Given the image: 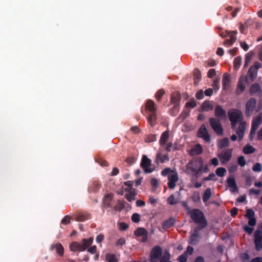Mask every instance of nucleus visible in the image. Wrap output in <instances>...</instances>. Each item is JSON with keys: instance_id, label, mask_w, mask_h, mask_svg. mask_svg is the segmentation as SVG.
Returning <instances> with one entry per match:
<instances>
[{"instance_id": "f257e3e1", "label": "nucleus", "mask_w": 262, "mask_h": 262, "mask_svg": "<svg viewBox=\"0 0 262 262\" xmlns=\"http://www.w3.org/2000/svg\"><path fill=\"white\" fill-rule=\"evenodd\" d=\"M262 108V103H257L254 98H250L245 104V113L248 117L251 116L255 111L259 112Z\"/></svg>"}, {"instance_id": "f03ea898", "label": "nucleus", "mask_w": 262, "mask_h": 262, "mask_svg": "<svg viewBox=\"0 0 262 262\" xmlns=\"http://www.w3.org/2000/svg\"><path fill=\"white\" fill-rule=\"evenodd\" d=\"M191 219L200 228H204L207 225V222L203 213L199 209H193L189 212Z\"/></svg>"}, {"instance_id": "7ed1b4c3", "label": "nucleus", "mask_w": 262, "mask_h": 262, "mask_svg": "<svg viewBox=\"0 0 262 262\" xmlns=\"http://www.w3.org/2000/svg\"><path fill=\"white\" fill-rule=\"evenodd\" d=\"M93 238L83 239L82 243L76 242H72L70 245V249L72 251H83L90 246L93 243Z\"/></svg>"}, {"instance_id": "20e7f679", "label": "nucleus", "mask_w": 262, "mask_h": 262, "mask_svg": "<svg viewBox=\"0 0 262 262\" xmlns=\"http://www.w3.org/2000/svg\"><path fill=\"white\" fill-rule=\"evenodd\" d=\"M228 115L231 121V126L233 128L236 127L237 123L244 121L243 113L240 110L231 109L228 111Z\"/></svg>"}, {"instance_id": "39448f33", "label": "nucleus", "mask_w": 262, "mask_h": 262, "mask_svg": "<svg viewBox=\"0 0 262 262\" xmlns=\"http://www.w3.org/2000/svg\"><path fill=\"white\" fill-rule=\"evenodd\" d=\"M203 165L202 159L190 161L187 165L186 171L191 174H198L202 171Z\"/></svg>"}, {"instance_id": "423d86ee", "label": "nucleus", "mask_w": 262, "mask_h": 262, "mask_svg": "<svg viewBox=\"0 0 262 262\" xmlns=\"http://www.w3.org/2000/svg\"><path fill=\"white\" fill-rule=\"evenodd\" d=\"M180 100V93L179 91H176L171 94V103L174 105L170 110V114L173 116H176L179 112V103Z\"/></svg>"}, {"instance_id": "0eeeda50", "label": "nucleus", "mask_w": 262, "mask_h": 262, "mask_svg": "<svg viewBox=\"0 0 262 262\" xmlns=\"http://www.w3.org/2000/svg\"><path fill=\"white\" fill-rule=\"evenodd\" d=\"M162 250L160 246H156L151 250L150 253V262H158L162 256Z\"/></svg>"}, {"instance_id": "6e6552de", "label": "nucleus", "mask_w": 262, "mask_h": 262, "mask_svg": "<svg viewBox=\"0 0 262 262\" xmlns=\"http://www.w3.org/2000/svg\"><path fill=\"white\" fill-rule=\"evenodd\" d=\"M151 165V160L146 155H143L140 163V166L144 169L145 173H151L154 170V168L150 167Z\"/></svg>"}, {"instance_id": "1a4fd4ad", "label": "nucleus", "mask_w": 262, "mask_h": 262, "mask_svg": "<svg viewBox=\"0 0 262 262\" xmlns=\"http://www.w3.org/2000/svg\"><path fill=\"white\" fill-rule=\"evenodd\" d=\"M262 123V113H260L253 117L252 121V127L250 132V136L255 135V132L259 125Z\"/></svg>"}, {"instance_id": "9d476101", "label": "nucleus", "mask_w": 262, "mask_h": 262, "mask_svg": "<svg viewBox=\"0 0 262 262\" xmlns=\"http://www.w3.org/2000/svg\"><path fill=\"white\" fill-rule=\"evenodd\" d=\"M220 120H221L214 118H211L209 119L211 127L218 135H222L223 132V129L220 123Z\"/></svg>"}, {"instance_id": "9b49d317", "label": "nucleus", "mask_w": 262, "mask_h": 262, "mask_svg": "<svg viewBox=\"0 0 262 262\" xmlns=\"http://www.w3.org/2000/svg\"><path fill=\"white\" fill-rule=\"evenodd\" d=\"M254 236L255 249L257 251H259L262 249V230L259 228L257 229L254 233Z\"/></svg>"}, {"instance_id": "f8f14e48", "label": "nucleus", "mask_w": 262, "mask_h": 262, "mask_svg": "<svg viewBox=\"0 0 262 262\" xmlns=\"http://www.w3.org/2000/svg\"><path fill=\"white\" fill-rule=\"evenodd\" d=\"M217 156L221 162L222 164H225L231 158L232 149H228L224 150L219 153Z\"/></svg>"}, {"instance_id": "ddd939ff", "label": "nucleus", "mask_w": 262, "mask_h": 262, "mask_svg": "<svg viewBox=\"0 0 262 262\" xmlns=\"http://www.w3.org/2000/svg\"><path fill=\"white\" fill-rule=\"evenodd\" d=\"M134 234L138 237H142L140 239L141 242L145 243L147 241L148 233L145 228L138 227L134 231Z\"/></svg>"}, {"instance_id": "4468645a", "label": "nucleus", "mask_w": 262, "mask_h": 262, "mask_svg": "<svg viewBox=\"0 0 262 262\" xmlns=\"http://www.w3.org/2000/svg\"><path fill=\"white\" fill-rule=\"evenodd\" d=\"M198 136L199 137L203 139L206 142L209 143L210 142V136L204 124H203L199 129Z\"/></svg>"}, {"instance_id": "2eb2a0df", "label": "nucleus", "mask_w": 262, "mask_h": 262, "mask_svg": "<svg viewBox=\"0 0 262 262\" xmlns=\"http://www.w3.org/2000/svg\"><path fill=\"white\" fill-rule=\"evenodd\" d=\"M246 82L247 78L245 76H242L239 78L236 89V94L237 95H240L245 91Z\"/></svg>"}, {"instance_id": "dca6fc26", "label": "nucleus", "mask_w": 262, "mask_h": 262, "mask_svg": "<svg viewBox=\"0 0 262 262\" xmlns=\"http://www.w3.org/2000/svg\"><path fill=\"white\" fill-rule=\"evenodd\" d=\"M168 187L169 189H173L176 187V183L179 180L178 173L175 172L168 176Z\"/></svg>"}, {"instance_id": "f3484780", "label": "nucleus", "mask_w": 262, "mask_h": 262, "mask_svg": "<svg viewBox=\"0 0 262 262\" xmlns=\"http://www.w3.org/2000/svg\"><path fill=\"white\" fill-rule=\"evenodd\" d=\"M215 115L219 120L226 119L227 117L226 111L220 105L216 106Z\"/></svg>"}, {"instance_id": "a211bd4d", "label": "nucleus", "mask_w": 262, "mask_h": 262, "mask_svg": "<svg viewBox=\"0 0 262 262\" xmlns=\"http://www.w3.org/2000/svg\"><path fill=\"white\" fill-rule=\"evenodd\" d=\"M246 129V123L245 121H242L239 123V126L236 130V134L238 136L239 141L242 140L244 137V133Z\"/></svg>"}, {"instance_id": "6ab92c4d", "label": "nucleus", "mask_w": 262, "mask_h": 262, "mask_svg": "<svg viewBox=\"0 0 262 262\" xmlns=\"http://www.w3.org/2000/svg\"><path fill=\"white\" fill-rule=\"evenodd\" d=\"M227 33H228V35L230 36V39L226 40L224 42V45L227 46H230L236 39L235 36L237 34V31H228Z\"/></svg>"}, {"instance_id": "aec40b11", "label": "nucleus", "mask_w": 262, "mask_h": 262, "mask_svg": "<svg viewBox=\"0 0 262 262\" xmlns=\"http://www.w3.org/2000/svg\"><path fill=\"white\" fill-rule=\"evenodd\" d=\"M203 151L202 146L200 144H197L191 147L189 150V154L192 156H195L202 154Z\"/></svg>"}, {"instance_id": "412c9836", "label": "nucleus", "mask_w": 262, "mask_h": 262, "mask_svg": "<svg viewBox=\"0 0 262 262\" xmlns=\"http://www.w3.org/2000/svg\"><path fill=\"white\" fill-rule=\"evenodd\" d=\"M202 228L196 227L190 236V242L192 244H195L199 239V231Z\"/></svg>"}, {"instance_id": "4be33fe9", "label": "nucleus", "mask_w": 262, "mask_h": 262, "mask_svg": "<svg viewBox=\"0 0 262 262\" xmlns=\"http://www.w3.org/2000/svg\"><path fill=\"white\" fill-rule=\"evenodd\" d=\"M101 184L98 181H94L92 184L88 188V191L90 193H97L100 188Z\"/></svg>"}, {"instance_id": "5701e85b", "label": "nucleus", "mask_w": 262, "mask_h": 262, "mask_svg": "<svg viewBox=\"0 0 262 262\" xmlns=\"http://www.w3.org/2000/svg\"><path fill=\"white\" fill-rule=\"evenodd\" d=\"M145 108L146 110L149 111L152 113H156L157 106L154 101L151 100H148L147 101L145 104Z\"/></svg>"}, {"instance_id": "b1692460", "label": "nucleus", "mask_w": 262, "mask_h": 262, "mask_svg": "<svg viewBox=\"0 0 262 262\" xmlns=\"http://www.w3.org/2000/svg\"><path fill=\"white\" fill-rule=\"evenodd\" d=\"M91 219V214L88 213H80L78 214L75 220L78 222H84Z\"/></svg>"}, {"instance_id": "393cba45", "label": "nucleus", "mask_w": 262, "mask_h": 262, "mask_svg": "<svg viewBox=\"0 0 262 262\" xmlns=\"http://www.w3.org/2000/svg\"><path fill=\"white\" fill-rule=\"evenodd\" d=\"M231 83L230 77V76L225 73L223 75V88L224 90L228 89L230 86Z\"/></svg>"}, {"instance_id": "a878e982", "label": "nucleus", "mask_w": 262, "mask_h": 262, "mask_svg": "<svg viewBox=\"0 0 262 262\" xmlns=\"http://www.w3.org/2000/svg\"><path fill=\"white\" fill-rule=\"evenodd\" d=\"M169 158L167 155H162L161 152H158L156 156V163H163L166 161H168Z\"/></svg>"}, {"instance_id": "bb28decb", "label": "nucleus", "mask_w": 262, "mask_h": 262, "mask_svg": "<svg viewBox=\"0 0 262 262\" xmlns=\"http://www.w3.org/2000/svg\"><path fill=\"white\" fill-rule=\"evenodd\" d=\"M176 220L173 218H170L165 221L162 224V228L164 229H167L172 227L175 223Z\"/></svg>"}, {"instance_id": "cd10ccee", "label": "nucleus", "mask_w": 262, "mask_h": 262, "mask_svg": "<svg viewBox=\"0 0 262 262\" xmlns=\"http://www.w3.org/2000/svg\"><path fill=\"white\" fill-rule=\"evenodd\" d=\"M169 139V133L168 131L163 132L161 136L160 144L161 145H164Z\"/></svg>"}, {"instance_id": "c85d7f7f", "label": "nucleus", "mask_w": 262, "mask_h": 262, "mask_svg": "<svg viewBox=\"0 0 262 262\" xmlns=\"http://www.w3.org/2000/svg\"><path fill=\"white\" fill-rule=\"evenodd\" d=\"M52 248H55L56 250V252L60 255V256H63V252H64V249L63 246L60 243H57L55 245H53L52 246Z\"/></svg>"}, {"instance_id": "c756f323", "label": "nucleus", "mask_w": 262, "mask_h": 262, "mask_svg": "<svg viewBox=\"0 0 262 262\" xmlns=\"http://www.w3.org/2000/svg\"><path fill=\"white\" fill-rule=\"evenodd\" d=\"M137 193L135 192V190L134 189L133 191H130L128 193L125 194V199L129 202L135 200V196Z\"/></svg>"}, {"instance_id": "7c9ffc66", "label": "nucleus", "mask_w": 262, "mask_h": 262, "mask_svg": "<svg viewBox=\"0 0 262 262\" xmlns=\"http://www.w3.org/2000/svg\"><path fill=\"white\" fill-rule=\"evenodd\" d=\"M217 146L220 149L228 147L229 146V139L227 138H225L219 141Z\"/></svg>"}, {"instance_id": "2f4dec72", "label": "nucleus", "mask_w": 262, "mask_h": 262, "mask_svg": "<svg viewBox=\"0 0 262 262\" xmlns=\"http://www.w3.org/2000/svg\"><path fill=\"white\" fill-rule=\"evenodd\" d=\"M157 120V114L156 113H151L148 118V121L151 126H154L156 124V122Z\"/></svg>"}, {"instance_id": "473e14b6", "label": "nucleus", "mask_w": 262, "mask_h": 262, "mask_svg": "<svg viewBox=\"0 0 262 262\" xmlns=\"http://www.w3.org/2000/svg\"><path fill=\"white\" fill-rule=\"evenodd\" d=\"M227 183L229 186L233 189V191L237 190L236 184L234 180V178L232 177L229 178L227 179Z\"/></svg>"}, {"instance_id": "72a5a7b5", "label": "nucleus", "mask_w": 262, "mask_h": 262, "mask_svg": "<svg viewBox=\"0 0 262 262\" xmlns=\"http://www.w3.org/2000/svg\"><path fill=\"white\" fill-rule=\"evenodd\" d=\"M202 108L204 111H209L213 108V106L209 101H205L202 104Z\"/></svg>"}, {"instance_id": "f704fd0d", "label": "nucleus", "mask_w": 262, "mask_h": 262, "mask_svg": "<svg viewBox=\"0 0 262 262\" xmlns=\"http://www.w3.org/2000/svg\"><path fill=\"white\" fill-rule=\"evenodd\" d=\"M243 151L245 154H249L253 153L255 149L252 146L248 144L243 148Z\"/></svg>"}, {"instance_id": "c9c22d12", "label": "nucleus", "mask_w": 262, "mask_h": 262, "mask_svg": "<svg viewBox=\"0 0 262 262\" xmlns=\"http://www.w3.org/2000/svg\"><path fill=\"white\" fill-rule=\"evenodd\" d=\"M106 260L108 262H117L118 259L114 254L107 253L105 255Z\"/></svg>"}, {"instance_id": "e433bc0d", "label": "nucleus", "mask_w": 262, "mask_h": 262, "mask_svg": "<svg viewBox=\"0 0 262 262\" xmlns=\"http://www.w3.org/2000/svg\"><path fill=\"white\" fill-rule=\"evenodd\" d=\"M211 192L210 188L207 189L203 195V200L204 202H207L211 197Z\"/></svg>"}, {"instance_id": "4c0bfd02", "label": "nucleus", "mask_w": 262, "mask_h": 262, "mask_svg": "<svg viewBox=\"0 0 262 262\" xmlns=\"http://www.w3.org/2000/svg\"><path fill=\"white\" fill-rule=\"evenodd\" d=\"M260 90L259 85L257 83L253 84L251 85L250 89V93L251 95H253L257 93Z\"/></svg>"}, {"instance_id": "58836bf2", "label": "nucleus", "mask_w": 262, "mask_h": 262, "mask_svg": "<svg viewBox=\"0 0 262 262\" xmlns=\"http://www.w3.org/2000/svg\"><path fill=\"white\" fill-rule=\"evenodd\" d=\"M242 63V58L239 56L236 57L234 60V68L237 70L241 66Z\"/></svg>"}, {"instance_id": "ea45409f", "label": "nucleus", "mask_w": 262, "mask_h": 262, "mask_svg": "<svg viewBox=\"0 0 262 262\" xmlns=\"http://www.w3.org/2000/svg\"><path fill=\"white\" fill-rule=\"evenodd\" d=\"M164 94L165 91L162 89H160L156 93L155 98L158 101H160Z\"/></svg>"}, {"instance_id": "a19ab883", "label": "nucleus", "mask_w": 262, "mask_h": 262, "mask_svg": "<svg viewBox=\"0 0 262 262\" xmlns=\"http://www.w3.org/2000/svg\"><path fill=\"white\" fill-rule=\"evenodd\" d=\"M176 171L172 170L170 168H166L161 171V174L164 177L167 176L168 178L169 175H170L172 173H174Z\"/></svg>"}, {"instance_id": "79ce46f5", "label": "nucleus", "mask_w": 262, "mask_h": 262, "mask_svg": "<svg viewBox=\"0 0 262 262\" xmlns=\"http://www.w3.org/2000/svg\"><path fill=\"white\" fill-rule=\"evenodd\" d=\"M257 71L256 70H255L254 68L251 67L248 71V75L250 78L253 79L256 77L257 75Z\"/></svg>"}, {"instance_id": "37998d69", "label": "nucleus", "mask_w": 262, "mask_h": 262, "mask_svg": "<svg viewBox=\"0 0 262 262\" xmlns=\"http://www.w3.org/2000/svg\"><path fill=\"white\" fill-rule=\"evenodd\" d=\"M167 203L169 205H176L178 203V201L174 198L173 194H171L168 198Z\"/></svg>"}, {"instance_id": "c03bdc74", "label": "nucleus", "mask_w": 262, "mask_h": 262, "mask_svg": "<svg viewBox=\"0 0 262 262\" xmlns=\"http://www.w3.org/2000/svg\"><path fill=\"white\" fill-rule=\"evenodd\" d=\"M124 184L125 186H127L129 187V188H126L124 190L125 191L129 192L130 191H133V186L134 185V182L133 181H127L124 183Z\"/></svg>"}, {"instance_id": "a18cd8bd", "label": "nucleus", "mask_w": 262, "mask_h": 262, "mask_svg": "<svg viewBox=\"0 0 262 262\" xmlns=\"http://www.w3.org/2000/svg\"><path fill=\"white\" fill-rule=\"evenodd\" d=\"M150 184L152 187V191H155L159 185L158 180L156 178H152L150 180Z\"/></svg>"}, {"instance_id": "49530a36", "label": "nucleus", "mask_w": 262, "mask_h": 262, "mask_svg": "<svg viewBox=\"0 0 262 262\" xmlns=\"http://www.w3.org/2000/svg\"><path fill=\"white\" fill-rule=\"evenodd\" d=\"M156 135L154 134L148 135L145 138V141L146 142H152L156 140Z\"/></svg>"}, {"instance_id": "de8ad7c7", "label": "nucleus", "mask_w": 262, "mask_h": 262, "mask_svg": "<svg viewBox=\"0 0 262 262\" xmlns=\"http://www.w3.org/2000/svg\"><path fill=\"white\" fill-rule=\"evenodd\" d=\"M226 170L223 167H219L216 170V174L219 177H223L225 175Z\"/></svg>"}, {"instance_id": "09e8293b", "label": "nucleus", "mask_w": 262, "mask_h": 262, "mask_svg": "<svg viewBox=\"0 0 262 262\" xmlns=\"http://www.w3.org/2000/svg\"><path fill=\"white\" fill-rule=\"evenodd\" d=\"M170 259V254L167 251H165L164 253L163 256L160 258V260L163 262H167Z\"/></svg>"}, {"instance_id": "8fccbe9b", "label": "nucleus", "mask_w": 262, "mask_h": 262, "mask_svg": "<svg viewBox=\"0 0 262 262\" xmlns=\"http://www.w3.org/2000/svg\"><path fill=\"white\" fill-rule=\"evenodd\" d=\"M220 78H216L212 83V86L215 91L219 90L220 88Z\"/></svg>"}, {"instance_id": "3c124183", "label": "nucleus", "mask_w": 262, "mask_h": 262, "mask_svg": "<svg viewBox=\"0 0 262 262\" xmlns=\"http://www.w3.org/2000/svg\"><path fill=\"white\" fill-rule=\"evenodd\" d=\"M132 220L133 222L137 223L140 221V215L137 213H134L132 216Z\"/></svg>"}, {"instance_id": "603ef678", "label": "nucleus", "mask_w": 262, "mask_h": 262, "mask_svg": "<svg viewBox=\"0 0 262 262\" xmlns=\"http://www.w3.org/2000/svg\"><path fill=\"white\" fill-rule=\"evenodd\" d=\"M137 160V158L135 157H129L127 158L125 160V162L127 163L129 165H133L135 163Z\"/></svg>"}, {"instance_id": "864d4df0", "label": "nucleus", "mask_w": 262, "mask_h": 262, "mask_svg": "<svg viewBox=\"0 0 262 262\" xmlns=\"http://www.w3.org/2000/svg\"><path fill=\"white\" fill-rule=\"evenodd\" d=\"M126 243V240L124 237L120 238L116 243V246H122Z\"/></svg>"}, {"instance_id": "5fc2aeb1", "label": "nucleus", "mask_w": 262, "mask_h": 262, "mask_svg": "<svg viewBox=\"0 0 262 262\" xmlns=\"http://www.w3.org/2000/svg\"><path fill=\"white\" fill-rule=\"evenodd\" d=\"M252 170L254 171L260 172L261 170V166L259 163H256L253 167Z\"/></svg>"}, {"instance_id": "6e6d98bb", "label": "nucleus", "mask_w": 262, "mask_h": 262, "mask_svg": "<svg viewBox=\"0 0 262 262\" xmlns=\"http://www.w3.org/2000/svg\"><path fill=\"white\" fill-rule=\"evenodd\" d=\"M97 162L102 166H107L108 165V162L102 159H98L96 160Z\"/></svg>"}, {"instance_id": "4d7b16f0", "label": "nucleus", "mask_w": 262, "mask_h": 262, "mask_svg": "<svg viewBox=\"0 0 262 262\" xmlns=\"http://www.w3.org/2000/svg\"><path fill=\"white\" fill-rule=\"evenodd\" d=\"M254 212L252 209H248L246 211V216L249 218H253L254 217Z\"/></svg>"}, {"instance_id": "13d9d810", "label": "nucleus", "mask_w": 262, "mask_h": 262, "mask_svg": "<svg viewBox=\"0 0 262 262\" xmlns=\"http://www.w3.org/2000/svg\"><path fill=\"white\" fill-rule=\"evenodd\" d=\"M238 163L242 167H243L246 165V161L243 156H241L238 158Z\"/></svg>"}, {"instance_id": "bf43d9fd", "label": "nucleus", "mask_w": 262, "mask_h": 262, "mask_svg": "<svg viewBox=\"0 0 262 262\" xmlns=\"http://www.w3.org/2000/svg\"><path fill=\"white\" fill-rule=\"evenodd\" d=\"M70 217L68 215H66L61 220V223L64 225H68L70 222Z\"/></svg>"}, {"instance_id": "052dcab7", "label": "nucleus", "mask_w": 262, "mask_h": 262, "mask_svg": "<svg viewBox=\"0 0 262 262\" xmlns=\"http://www.w3.org/2000/svg\"><path fill=\"white\" fill-rule=\"evenodd\" d=\"M130 130L135 134L140 133L141 130L138 126H134L130 128Z\"/></svg>"}, {"instance_id": "680f3d73", "label": "nucleus", "mask_w": 262, "mask_h": 262, "mask_svg": "<svg viewBox=\"0 0 262 262\" xmlns=\"http://www.w3.org/2000/svg\"><path fill=\"white\" fill-rule=\"evenodd\" d=\"M196 106V103L194 100H191L189 102H188L186 104V106L187 107L194 108Z\"/></svg>"}, {"instance_id": "e2e57ef3", "label": "nucleus", "mask_w": 262, "mask_h": 262, "mask_svg": "<svg viewBox=\"0 0 262 262\" xmlns=\"http://www.w3.org/2000/svg\"><path fill=\"white\" fill-rule=\"evenodd\" d=\"M128 228V225L124 223V222H122L120 224V229L121 230H122V231H125L126 230H127Z\"/></svg>"}, {"instance_id": "0e129e2a", "label": "nucleus", "mask_w": 262, "mask_h": 262, "mask_svg": "<svg viewBox=\"0 0 262 262\" xmlns=\"http://www.w3.org/2000/svg\"><path fill=\"white\" fill-rule=\"evenodd\" d=\"M244 229L246 232H247L249 234H252L254 230V228L253 227H250L247 226H244Z\"/></svg>"}, {"instance_id": "69168bd1", "label": "nucleus", "mask_w": 262, "mask_h": 262, "mask_svg": "<svg viewBox=\"0 0 262 262\" xmlns=\"http://www.w3.org/2000/svg\"><path fill=\"white\" fill-rule=\"evenodd\" d=\"M112 199V196L111 195V194H108L107 195H106L105 196V203H107V205H109L110 202L111 201Z\"/></svg>"}, {"instance_id": "338daca9", "label": "nucleus", "mask_w": 262, "mask_h": 262, "mask_svg": "<svg viewBox=\"0 0 262 262\" xmlns=\"http://www.w3.org/2000/svg\"><path fill=\"white\" fill-rule=\"evenodd\" d=\"M215 74H216L215 70L213 69H210L209 70V71L208 72V76L209 78H212L213 77H214L215 76Z\"/></svg>"}, {"instance_id": "774afa93", "label": "nucleus", "mask_w": 262, "mask_h": 262, "mask_svg": "<svg viewBox=\"0 0 262 262\" xmlns=\"http://www.w3.org/2000/svg\"><path fill=\"white\" fill-rule=\"evenodd\" d=\"M249 219L248 224L251 226H255L256 223L255 218H249Z\"/></svg>"}]
</instances>
